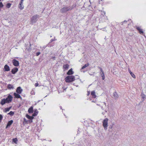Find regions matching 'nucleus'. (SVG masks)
I'll return each mask as SVG.
<instances>
[{"label": "nucleus", "instance_id": "obj_22", "mask_svg": "<svg viewBox=\"0 0 146 146\" xmlns=\"http://www.w3.org/2000/svg\"><path fill=\"white\" fill-rule=\"evenodd\" d=\"M38 112L37 110H35L34 113L33 114V116H35L37 115Z\"/></svg>", "mask_w": 146, "mask_h": 146}, {"label": "nucleus", "instance_id": "obj_40", "mask_svg": "<svg viewBox=\"0 0 146 146\" xmlns=\"http://www.w3.org/2000/svg\"><path fill=\"white\" fill-rule=\"evenodd\" d=\"M129 73H130V74H131V70H129Z\"/></svg>", "mask_w": 146, "mask_h": 146}, {"label": "nucleus", "instance_id": "obj_15", "mask_svg": "<svg viewBox=\"0 0 146 146\" xmlns=\"http://www.w3.org/2000/svg\"><path fill=\"white\" fill-rule=\"evenodd\" d=\"M69 65L67 64H64L63 65V69L64 70H67L69 68Z\"/></svg>", "mask_w": 146, "mask_h": 146}, {"label": "nucleus", "instance_id": "obj_11", "mask_svg": "<svg viewBox=\"0 0 146 146\" xmlns=\"http://www.w3.org/2000/svg\"><path fill=\"white\" fill-rule=\"evenodd\" d=\"M13 120H11L10 121H9L6 125V128H7V127H10V126L11 125V124L13 123Z\"/></svg>", "mask_w": 146, "mask_h": 146}, {"label": "nucleus", "instance_id": "obj_21", "mask_svg": "<svg viewBox=\"0 0 146 146\" xmlns=\"http://www.w3.org/2000/svg\"><path fill=\"white\" fill-rule=\"evenodd\" d=\"M26 117L27 118L29 119H34V116H31L28 114H27L26 115Z\"/></svg>", "mask_w": 146, "mask_h": 146}, {"label": "nucleus", "instance_id": "obj_4", "mask_svg": "<svg viewBox=\"0 0 146 146\" xmlns=\"http://www.w3.org/2000/svg\"><path fill=\"white\" fill-rule=\"evenodd\" d=\"M13 97L10 94H9L7 97L5 99L7 103H9L11 102L13 100Z\"/></svg>", "mask_w": 146, "mask_h": 146}, {"label": "nucleus", "instance_id": "obj_38", "mask_svg": "<svg viewBox=\"0 0 146 146\" xmlns=\"http://www.w3.org/2000/svg\"><path fill=\"white\" fill-rule=\"evenodd\" d=\"M56 40L55 39H52L50 40V42H52V41H53L54 40Z\"/></svg>", "mask_w": 146, "mask_h": 146}, {"label": "nucleus", "instance_id": "obj_19", "mask_svg": "<svg viewBox=\"0 0 146 146\" xmlns=\"http://www.w3.org/2000/svg\"><path fill=\"white\" fill-rule=\"evenodd\" d=\"M7 88L8 89H13L14 88V87L13 85L11 84H9L7 86Z\"/></svg>", "mask_w": 146, "mask_h": 146}, {"label": "nucleus", "instance_id": "obj_18", "mask_svg": "<svg viewBox=\"0 0 146 146\" xmlns=\"http://www.w3.org/2000/svg\"><path fill=\"white\" fill-rule=\"evenodd\" d=\"M33 108L31 106L29 109L28 111L29 113H32L33 112Z\"/></svg>", "mask_w": 146, "mask_h": 146}, {"label": "nucleus", "instance_id": "obj_1", "mask_svg": "<svg viewBox=\"0 0 146 146\" xmlns=\"http://www.w3.org/2000/svg\"><path fill=\"white\" fill-rule=\"evenodd\" d=\"M75 80V77L74 76H68L65 78V81L66 82L70 83L74 81Z\"/></svg>", "mask_w": 146, "mask_h": 146}, {"label": "nucleus", "instance_id": "obj_37", "mask_svg": "<svg viewBox=\"0 0 146 146\" xmlns=\"http://www.w3.org/2000/svg\"><path fill=\"white\" fill-rule=\"evenodd\" d=\"M38 85H39V84L38 83H35V87H37V86H38Z\"/></svg>", "mask_w": 146, "mask_h": 146}, {"label": "nucleus", "instance_id": "obj_25", "mask_svg": "<svg viewBox=\"0 0 146 146\" xmlns=\"http://www.w3.org/2000/svg\"><path fill=\"white\" fill-rule=\"evenodd\" d=\"M113 96L115 98H117L118 97V95L116 92H115L113 93Z\"/></svg>", "mask_w": 146, "mask_h": 146}, {"label": "nucleus", "instance_id": "obj_8", "mask_svg": "<svg viewBox=\"0 0 146 146\" xmlns=\"http://www.w3.org/2000/svg\"><path fill=\"white\" fill-rule=\"evenodd\" d=\"M22 91L23 89L20 87H17L16 90V92L19 94H21Z\"/></svg>", "mask_w": 146, "mask_h": 146}, {"label": "nucleus", "instance_id": "obj_36", "mask_svg": "<svg viewBox=\"0 0 146 146\" xmlns=\"http://www.w3.org/2000/svg\"><path fill=\"white\" fill-rule=\"evenodd\" d=\"M50 43H49V44H48V46H49V47H51V46H53V45H52L51 44H50Z\"/></svg>", "mask_w": 146, "mask_h": 146}, {"label": "nucleus", "instance_id": "obj_20", "mask_svg": "<svg viewBox=\"0 0 146 146\" xmlns=\"http://www.w3.org/2000/svg\"><path fill=\"white\" fill-rule=\"evenodd\" d=\"M11 108V107H10L8 108H6L4 109V112H7V111H9L10 109Z\"/></svg>", "mask_w": 146, "mask_h": 146}, {"label": "nucleus", "instance_id": "obj_9", "mask_svg": "<svg viewBox=\"0 0 146 146\" xmlns=\"http://www.w3.org/2000/svg\"><path fill=\"white\" fill-rule=\"evenodd\" d=\"M17 93L15 92L13 93V95L14 96V98H21L22 99L21 97V96Z\"/></svg>", "mask_w": 146, "mask_h": 146}, {"label": "nucleus", "instance_id": "obj_23", "mask_svg": "<svg viewBox=\"0 0 146 146\" xmlns=\"http://www.w3.org/2000/svg\"><path fill=\"white\" fill-rule=\"evenodd\" d=\"M100 74L102 77V79L104 80L105 79V75L104 72L100 73Z\"/></svg>", "mask_w": 146, "mask_h": 146}, {"label": "nucleus", "instance_id": "obj_7", "mask_svg": "<svg viewBox=\"0 0 146 146\" xmlns=\"http://www.w3.org/2000/svg\"><path fill=\"white\" fill-rule=\"evenodd\" d=\"M24 0H21L19 5V7L21 10H22L24 8V7L23 4Z\"/></svg>", "mask_w": 146, "mask_h": 146}, {"label": "nucleus", "instance_id": "obj_30", "mask_svg": "<svg viewBox=\"0 0 146 146\" xmlns=\"http://www.w3.org/2000/svg\"><path fill=\"white\" fill-rule=\"evenodd\" d=\"M23 119H24V121H23V123H27L28 122V121L25 118H24Z\"/></svg>", "mask_w": 146, "mask_h": 146}, {"label": "nucleus", "instance_id": "obj_35", "mask_svg": "<svg viewBox=\"0 0 146 146\" xmlns=\"http://www.w3.org/2000/svg\"><path fill=\"white\" fill-rule=\"evenodd\" d=\"M40 54V52H37L36 53V56H38Z\"/></svg>", "mask_w": 146, "mask_h": 146}, {"label": "nucleus", "instance_id": "obj_2", "mask_svg": "<svg viewBox=\"0 0 146 146\" xmlns=\"http://www.w3.org/2000/svg\"><path fill=\"white\" fill-rule=\"evenodd\" d=\"M73 9L72 7H64L61 9L60 10V12L62 13H64L68 11L71 10Z\"/></svg>", "mask_w": 146, "mask_h": 146}, {"label": "nucleus", "instance_id": "obj_6", "mask_svg": "<svg viewBox=\"0 0 146 146\" xmlns=\"http://www.w3.org/2000/svg\"><path fill=\"white\" fill-rule=\"evenodd\" d=\"M38 17V15H36L33 16L31 19V22L33 23L36 22V19Z\"/></svg>", "mask_w": 146, "mask_h": 146}, {"label": "nucleus", "instance_id": "obj_33", "mask_svg": "<svg viewBox=\"0 0 146 146\" xmlns=\"http://www.w3.org/2000/svg\"><path fill=\"white\" fill-rule=\"evenodd\" d=\"M3 117L2 115L0 114V123L1 122V120H2Z\"/></svg>", "mask_w": 146, "mask_h": 146}, {"label": "nucleus", "instance_id": "obj_5", "mask_svg": "<svg viewBox=\"0 0 146 146\" xmlns=\"http://www.w3.org/2000/svg\"><path fill=\"white\" fill-rule=\"evenodd\" d=\"M12 63L13 65L15 66H19V63L18 61L15 59H13L12 60Z\"/></svg>", "mask_w": 146, "mask_h": 146}, {"label": "nucleus", "instance_id": "obj_28", "mask_svg": "<svg viewBox=\"0 0 146 146\" xmlns=\"http://www.w3.org/2000/svg\"><path fill=\"white\" fill-rule=\"evenodd\" d=\"M14 114V112L13 111H10L8 114H9L11 115H12Z\"/></svg>", "mask_w": 146, "mask_h": 146}, {"label": "nucleus", "instance_id": "obj_27", "mask_svg": "<svg viewBox=\"0 0 146 146\" xmlns=\"http://www.w3.org/2000/svg\"><path fill=\"white\" fill-rule=\"evenodd\" d=\"M11 4L10 3H7L6 5V7L7 8H9L11 6Z\"/></svg>", "mask_w": 146, "mask_h": 146}, {"label": "nucleus", "instance_id": "obj_10", "mask_svg": "<svg viewBox=\"0 0 146 146\" xmlns=\"http://www.w3.org/2000/svg\"><path fill=\"white\" fill-rule=\"evenodd\" d=\"M18 69L17 67L13 68L11 70V72L13 74H15L18 71Z\"/></svg>", "mask_w": 146, "mask_h": 146}, {"label": "nucleus", "instance_id": "obj_12", "mask_svg": "<svg viewBox=\"0 0 146 146\" xmlns=\"http://www.w3.org/2000/svg\"><path fill=\"white\" fill-rule=\"evenodd\" d=\"M4 69L5 70V71H8L10 70L9 66L7 64L5 65L4 66Z\"/></svg>", "mask_w": 146, "mask_h": 146}, {"label": "nucleus", "instance_id": "obj_13", "mask_svg": "<svg viewBox=\"0 0 146 146\" xmlns=\"http://www.w3.org/2000/svg\"><path fill=\"white\" fill-rule=\"evenodd\" d=\"M136 29L139 31V33L141 35H143V34L144 32L143 30L141 29L140 27H137L136 28Z\"/></svg>", "mask_w": 146, "mask_h": 146}, {"label": "nucleus", "instance_id": "obj_32", "mask_svg": "<svg viewBox=\"0 0 146 146\" xmlns=\"http://www.w3.org/2000/svg\"><path fill=\"white\" fill-rule=\"evenodd\" d=\"M98 68L100 69V70L101 71V72L100 73L104 72L103 71L102 68L100 67H98Z\"/></svg>", "mask_w": 146, "mask_h": 146}, {"label": "nucleus", "instance_id": "obj_31", "mask_svg": "<svg viewBox=\"0 0 146 146\" xmlns=\"http://www.w3.org/2000/svg\"><path fill=\"white\" fill-rule=\"evenodd\" d=\"M131 76L134 78H135V75L134 74L132 73V72H131Z\"/></svg>", "mask_w": 146, "mask_h": 146}, {"label": "nucleus", "instance_id": "obj_42", "mask_svg": "<svg viewBox=\"0 0 146 146\" xmlns=\"http://www.w3.org/2000/svg\"><path fill=\"white\" fill-rule=\"evenodd\" d=\"M1 1V0H0V1Z\"/></svg>", "mask_w": 146, "mask_h": 146}, {"label": "nucleus", "instance_id": "obj_39", "mask_svg": "<svg viewBox=\"0 0 146 146\" xmlns=\"http://www.w3.org/2000/svg\"><path fill=\"white\" fill-rule=\"evenodd\" d=\"M90 92L89 91H87V96H89V95H90Z\"/></svg>", "mask_w": 146, "mask_h": 146}, {"label": "nucleus", "instance_id": "obj_29", "mask_svg": "<svg viewBox=\"0 0 146 146\" xmlns=\"http://www.w3.org/2000/svg\"><path fill=\"white\" fill-rule=\"evenodd\" d=\"M3 5L1 2H0V11H1V8L3 7Z\"/></svg>", "mask_w": 146, "mask_h": 146}, {"label": "nucleus", "instance_id": "obj_41", "mask_svg": "<svg viewBox=\"0 0 146 146\" xmlns=\"http://www.w3.org/2000/svg\"><path fill=\"white\" fill-rule=\"evenodd\" d=\"M18 58V57H16V58Z\"/></svg>", "mask_w": 146, "mask_h": 146}, {"label": "nucleus", "instance_id": "obj_17", "mask_svg": "<svg viewBox=\"0 0 146 146\" xmlns=\"http://www.w3.org/2000/svg\"><path fill=\"white\" fill-rule=\"evenodd\" d=\"M6 103V101L5 99H2L0 102V104L2 105L5 104Z\"/></svg>", "mask_w": 146, "mask_h": 146}, {"label": "nucleus", "instance_id": "obj_16", "mask_svg": "<svg viewBox=\"0 0 146 146\" xmlns=\"http://www.w3.org/2000/svg\"><path fill=\"white\" fill-rule=\"evenodd\" d=\"M74 72L72 71V68H71L68 71L67 73V74L68 75H70L73 74Z\"/></svg>", "mask_w": 146, "mask_h": 146}, {"label": "nucleus", "instance_id": "obj_24", "mask_svg": "<svg viewBox=\"0 0 146 146\" xmlns=\"http://www.w3.org/2000/svg\"><path fill=\"white\" fill-rule=\"evenodd\" d=\"M89 65V63H87L86 64H85L84 66H83L82 68V69H83L86 67H88Z\"/></svg>", "mask_w": 146, "mask_h": 146}, {"label": "nucleus", "instance_id": "obj_26", "mask_svg": "<svg viewBox=\"0 0 146 146\" xmlns=\"http://www.w3.org/2000/svg\"><path fill=\"white\" fill-rule=\"evenodd\" d=\"M13 141L15 143V144H17V142L18 141L17 139V138H15L14 139H12Z\"/></svg>", "mask_w": 146, "mask_h": 146}, {"label": "nucleus", "instance_id": "obj_14", "mask_svg": "<svg viewBox=\"0 0 146 146\" xmlns=\"http://www.w3.org/2000/svg\"><path fill=\"white\" fill-rule=\"evenodd\" d=\"M91 95L92 96V98H95L96 97V96L94 91H93L91 92Z\"/></svg>", "mask_w": 146, "mask_h": 146}, {"label": "nucleus", "instance_id": "obj_34", "mask_svg": "<svg viewBox=\"0 0 146 146\" xmlns=\"http://www.w3.org/2000/svg\"><path fill=\"white\" fill-rule=\"evenodd\" d=\"M141 96L142 98H143V99H144V98H145V95L144 94H141Z\"/></svg>", "mask_w": 146, "mask_h": 146}, {"label": "nucleus", "instance_id": "obj_3", "mask_svg": "<svg viewBox=\"0 0 146 146\" xmlns=\"http://www.w3.org/2000/svg\"><path fill=\"white\" fill-rule=\"evenodd\" d=\"M108 119L106 118L104 119L103 122V125L105 129H106L108 127Z\"/></svg>", "mask_w": 146, "mask_h": 146}]
</instances>
